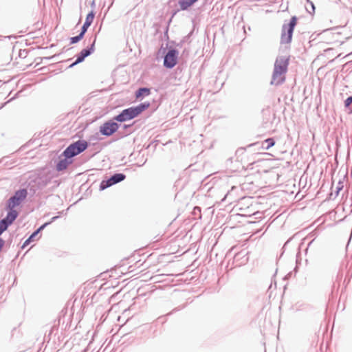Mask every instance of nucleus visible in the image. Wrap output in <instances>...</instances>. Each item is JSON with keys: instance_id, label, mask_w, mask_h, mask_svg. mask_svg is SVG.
I'll return each mask as SVG.
<instances>
[{"instance_id": "nucleus-3", "label": "nucleus", "mask_w": 352, "mask_h": 352, "mask_svg": "<svg viewBox=\"0 0 352 352\" xmlns=\"http://www.w3.org/2000/svg\"><path fill=\"white\" fill-rule=\"evenodd\" d=\"M87 148V142L85 140H78L70 144L63 152V155L66 158H72Z\"/></svg>"}, {"instance_id": "nucleus-12", "label": "nucleus", "mask_w": 352, "mask_h": 352, "mask_svg": "<svg viewBox=\"0 0 352 352\" xmlns=\"http://www.w3.org/2000/svg\"><path fill=\"white\" fill-rule=\"evenodd\" d=\"M151 94V90L148 88H140L135 93V98L140 99L142 97L148 96Z\"/></svg>"}, {"instance_id": "nucleus-20", "label": "nucleus", "mask_w": 352, "mask_h": 352, "mask_svg": "<svg viewBox=\"0 0 352 352\" xmlns=\"http://www.w3.org/2000/svg\"><path fill=\"white\" fill-rule=\"evenodd\" d=\"M165 258V255H160L158 258H157V263L154 264V265H157V264H160V263H168V261H164V259Z\"/></svg>"}, {"instance_id": "nucleus-10", "label": "nucleus", "mask_w": 352, "mask_h": 352, "mask_svg": "<svg viewBox=\"0 0 352 352\" xmlns=\"http://www.w3.org/2000/svg\"><path fill=\"white\" fill-rule=\"evenodd\" d=\"M18 212L13 210L10 209V212L8 213L6 217L3 219L9 225H10L17 217Z\"/></svg>"}, {"instance_id": "nucleus-6", "label": "nucleus", "mask_w": 352, "mask_h": 352, "mask_svg": "<svg viewBox=\"0 0 352 352\" xmlns=\"http://www.w3.org/2000/svg\"><path fill=\"white\" fill-rule=\"evenodd\" d=\"M177 54L178 53L176 50H169L164 57V66L167 68L173 67L177 63Z\"/></svg>"}, {"instance_id": "nucleus-24", "label": "nucleus", "mask_w": 352, "mask_h": 352, "mask_svg": "<svg viewBox=\"0 0 352 352\" xmlns=\"http://www.w3.org/2000/svg\"><path fill=\"white\" fill-rule=\"evenodd\" d=\"M310 3H311V6H312L313 10H314V9H315V7H314V3H313L312 2H310Z\"/></svg>"}, {"instance_id": "nucleus-1", "label": "nucleus", "mask_w": 352, "mask_h": 352, "mask_svg": "<svg viewBox=\"0 0 352 352\" xmlns=\"http://www.w3.org/2000/svg\"><path fill=\"white\" fill-rule=\"evenodd\" d=\"M289 56H279L276 58L271 80V85H280L286 80V73L289 65Z\"/></svg>"}, {"instance_id": "nucleus-13", "label": "nucleus", "mask_w": 352, "mask_h": 352, "mask_svg": "<svg viewBox=\"0 0 352 352\" xmlns=\"http://www.w3.org/2000/svg\"><path fill=\"white\" fill-rule=\"evenodd\" d=\"M197 0H179V3L182 10H186Z\"/></svg>"}, {"instance_id": "nucleus-23", "label": "nucleus", "mask_w": 352, "mask_h": 352, "mask_svg": "<svg viewBox=\"0 0 352 352\" xmlns=\"http://www.w3.org/2000/svg\"><path fill=\"white\" fill-rule=\"evenodd\" d=\"M117 270L120 271V272L122 274H125L128 272L127 271L124 272V270H120V267H118V268L115 269V272H116Z\"/></svg>"}, {"instance_id": "nucleus-9", "label": "nucleus", "mask_w": 352, "mask_h": 352, "mask_svg": "<svg viewBox=\"0 0 352 352\" xmlns=\"http://www.w3.org/2000/svg\"><path fill=\"white\" fill-rule=\"evenodd\" d=\"M50 222H47L44 223L43 226H41L37 230H36L34 232H33L30 236L24 242L23 247H25L28 245L31 241H32L36 236L39 233L41 230H42L45 226L49 225Z\"/></svg>"}, {"instance_id": "nucleus-15", "label": "nucleus", "mask_w": 352, "mask_h": 352, "mask_svg": "<svg viewBox=\"0 0 352 352\" xmlns=\"http://www.w3.org/2000/svg\"><path fill=\"white\" fill-rule=\"evenodd\" d=\"M114 184L112 183V181H111V179L109 178L108 180H106V181H102L100 184V189L101 190H104L112 185H113Z\"/></svg>"}, {"instance_id": "nucleus-2", "label": "nucleus", "mask_w": 352, "mask_h": 352, "mask_svg": "<svg viewBox=\"0 0 352 352\" xmlns=\"http://www.w3.org/2000/svg\"><path fill=\"white\" fill-rule=\"evenodd\" d=\"M150 107L149 102L140 104L136 107H130L123 110L121 113L118 115L115 120L122 122L133 119L147 109Z\"/></svg>"}, {"instance_id": "nucleus-21", "label": "nucleus", "mask_w": 352, "mask_h": 352, "mask_svg": "<svg viewBox=\"0 0 352 352\" xmlns=\"http://www.w3.org/2000/svg\"><path fill=\"white\" fill-rule=\"evenodd\" d=\"M90 25L87 24V23H84L82 27V30H81V32L80 34H82V35L84 36L85 33L87 32V28L89 27Z\"/></svg>"}, {"instance_id": "nucleus-22", "label": "nucleus", "mask_w": 352, "mask_h": 352, "mask_svg": "<svg viewBox=\"0 0 352 352\" xmlns=\"http://www.w3.org/2000/svg\"><path fill=\"white\" fill-rule=\"evenodd\" d=\"M352 103V96H350L346 99L344 101V105L346 107H349V105Z\"/></svg>"}, {"instance_id": "nucleus-7", "label": "nucleus", "mask_w": 352, "mask_h": 352, "mask_svg": "<svg viewBox=\"0 0 352 352\" xmlns=\"http://www.w3.org/2000/svg\"><path fill=\"white\" fill-rule=\"evenodd\" d=\"M118 129V125L116 122H105L100 127V132L104 135L109 136L115 133Z\"/></svg>"}, {"instance_id": "nucleus-18", "label": "nucleus", "mask_w": 352, "mask_h": 352, "mask_svg": "<svg viewBox=\"0 0 352 352\" xmlns=\"http://www.w3.org/2000/svg\"><path fill=\"white\" fill-rule=\"evenodd\" d=\"M83 37V35L82 34H80L76 36H74V37H72L70 38V41H71V43L72 44H74V43H78L79 41H80Z\"/></svg>"}, {"instance_id": "nucleus-16", "label": "nucleus", "mask_w": 352, "mask_h": 352, "mask_svg": "<svg viewBox=\"0 0 352 352\" xmlns=\"http://www.w3.org/2000/svg\"><path fill=\"white\" fill-rule=\"evenodd\" d=\"M94 19V14L93 12H91L87 15L86 19H85V23L91 25Z\"/></svg>"}, {"instance_id": "nucleus-19", "label": "nucleus", "mask_w": 352, "mask_h": 352, "mask_svg": "<svg viewBox=\"0 0 352 352\" xmlns=\"http://www.w3.org/2000/svg\"><path fill=\"white\" fill-rule=\"evenodd\" d=\"M265 142L267 144L266 149H269L275 144V142L273 138H268L265 140Z\"/></svg>"}, {"instance_id": "nucleus-14", "label": "nucleus", "mask_w": 352, "mask_h": 352, "mask_svg": "<svg viewBox=\"0 0 352 352\" xmlns=\"http://www.w3.org/2000/svg\"><path fill=\"white\" fill-rule=\"evenodd\" d=\"M124 178L125 175L122 173L115 174L111 177L112 183H113L114 184L124 180Z\"/></svg>"}, {"instance_id": "nucleus-4", "label": "nucleus", "mask_w": 352, "mask_h": 352, "mask_svg": "<svg viewBox=\"0 0 352 352\" xmlns=\"http://www.w3.org/2000/svg\"><path fill=\"white\" fill-rule=\"evenodd\" d=\"M297 21L296 16H292L288 24L283 25L280 38L281 43L288 44L292 41L293 31L297 24Z\"/></svg>"}, {"instance_id": "nucleus-25", "label": "nucleus", "mask_w": 352, "mask_h": 352, "mask_svg": "<svg viewBox=\"0 0 352 352\" xmlns=\"http://www.w3.org/2000/svg\"><path fill=\"white\" fill-rule=\"evenodd\" d=\"M152 256H153V254H152L149 255V257H150V258H151Z\"/></svg>"}, {"instance_id": "nucleus-8", "label": "nucleus", "mask_w": 352, "mask_h": 352, "mask_svg": "<svg viewBox=\"0 0 352 352\" xmlns=\"http://www.w3.org/2000/svg\"><path fill=\"white\" fill-rule=\"evenodd\" d=\"M94 43L92 44L90 50H86V49H84L82 50L80 53L79 54L78 56L77 57V59L76 60V61L72 63L70 67H72L79 63H81L82 61L84 60V59L88 56L89 54H91V52H94Z\"/></svg>"}, {"instance_id": "nucleus-11", "label": "nucleus", "mask_w": 352, "mask_h": 352, "mask_svg": "<svg viewBox=\"0 0 352 352\" xmlns=\"http://www.w3.org/2000/svg\"><path fill=\"white\" fill-rule=\"evenodd\" d=\"M69 158H65L64 160H60L56 166V168L58 170H63L67 168V166L72 163L71 160H69Z\"/></svg>"}, {"instance_id": "nucleus-17", "label": "nucleus", "mask_w": 352, "mask_h": 352, "mask_svg": "<svg viewBox=\"0 0 352 352\" xmlns=\"http://www.w3.org/2000/svg\"><path fill=\"white\" fill-rule=\"evenodd\" d=\"M8 226L9 224L4 219L0 221V234L7 229Z\"/></svg>"}, {"instance_id": "nucleus-5", "label": "nucleus", "mask_w": 352, "mask_h": 352, "mask_svg": "<svg viewBox=\"0 0 352 352\" xmlns=\"http://www.w3.org/2000/svg\"><path fill=\"white\" fill-rule=\"evenodd\" d=\"M28 192L25 189L18 190L15 192L14 195L10 198L8 200V206L10 209H13L19 206L21 201L25 199Z\"/></svg>"}]
</instances>
